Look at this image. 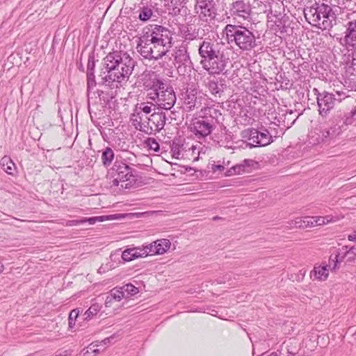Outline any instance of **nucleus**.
<instances>
[{
	"mask_svg": "<svg viewBox=\"0 0 356 356\" xmlns=\"http://www.w3.org/2000/svg\"><path fill=\"white\" fill-rule=\"evenodd\" d=\"M103 216H99V217H92V218H82L80 220H67L65 223V226L67 227H72V226H76L80 224H83L84 222H89L90 225L95 224L97 221H103Z\"/></svg>",
	"mask_w": 356,
	"mask_h": 356,
	"instance_id": "412c9836",
	"label": "nucleus"
},
{
	"mask_svg": "<svg viewBox=\"0 0 356 356\" xmlns=\"http://www.w3.org/2000/svg\"><path fill=\"white\" fill-rule=\"evenodd\" d=\"M131 248L134 250V253H136V259L140 257H146L148 255H150V251L149 250L147 245H143V247H136Z\"/></svg>",
	"mask_w": 356,
	"mask_h": 356,
	"instance_id": "cd10ccee",
	"label": "nucleus"
},
{
	"mask_svg": "<svg viewBox=\"0 0 356 356\" xmlns=\"http://www.w3.org/2000/svg\"><path fill=\"white\" fill-rule=\"evenodd\" d=\"M97 346H99V345L97 343H92L91 344H90L87 347L86 351L83 353V356H87V354L91 353L95 354H97L98 353H99V350L97 348Z\"/></svg>",
	"mask_w": 356,
	"mask_h": 356,
	"instance_id": "58836bf2",
	"label": "nucleus"
},
{
	"mask_svg": "<svg viewBox=\"0 0 356 356\" xmlns=\"http://www.w3.org/2000/svg\"><path fill=\"white\" fill-rule=\"evenodd\" d=\"M329 276L328 266L325 264L315 265L313 270L310 272V277L314 280L325 281Z\"/></svg>",
	"mask_w": 356,
	"mask_h": 356,
	"instance_id": "dca6fc26",
	"label": "nucleus"
},
{
	"mask_svg": "<svg viewBox=\"0 0 356 356\" xmlns=\"http://www.w3.org/2000/svg\"><path fill=\"white\" fill-rule=\"evenodd\" d=\"M152 105H153V104H151L150 105H149L147 103H141L139 104L138 108L140 111H142L143 113H145L146 114H149L152 111Z\"/></svg>",
	"mask_w": 356,
	"mask_h": 356,
	"instance_id": "a19ab883",
	"label": "nucleus"
},
{
	"mask_svg": "<svg viewBox=\"0 0 356 356\" xmlns=\"http://www.w3.org/2000/svg\"><path fill=\"white\" fill-rule=\"evenodd\" d=\"M356 119V106L352 108L351 111L345 114L343 117V124L345 125L352 124Z\"/></svg>",
	"mask_w": 356,
	"mask_h": 356,
	"instance_id": "7c9ffc66",
	"label": "nucleus"
},
{
	"mask_svg": "<svg viewBox=\"0 0 356 356\" xmlns=\"http://www.w3.org/2000/svg\"><path fill=\"white\" fill-rule=\"evenodd\" d=\"M138 19L142 22H147L153 15V10L152 6H143L139 10Z\"/></svg>",
	"mask_w": 356,
	"mask_h": 356,
	"instance_id": "5701e85b",
	"label": "nucleus"
},
{
	"mask_svg": "<svg viewBox=\"0 0 356 356\" xmlns=\"http://www.w3.org/2000/svg\"><path fill=\"white\" fill-rule=\"evenodd\" d=\"M310 222H312V227L315 226H322L337 221V219L331 216H310Z\"/></svg>",
	"mask_w": 356,
	"mask_h": 356,
	"instance_id": "4be33fe9",
	"label": "nucleus"
},
{
	"mask_svg": "<svg viewBox=\"0 0 356 356\" xmlns=\"http://www.w3.org/2000/svg\"><path fill=\"white\" fill-rule=\"evenodd\" d=\"M147 245L150 251V255L163 254L170 249L171 243L167 238H162L156 240Z\"/></svg>",
	"mask_w": 356,
	"mask_h": 356,
	"instance_id": "f8f14e48",
	"label": "nucleus"
},
{
	"mask_svg": "<svg viewBox=\"0 0 356 356\" xmlns=\"http://www.w3.org/2000/svg\"><path fill=\"white\" fill-rule=\"evenodd\" d=\"M95 67V61L89 60L87 65V74L89 72H92V74H94Z\"/></svg>",
	"mask_w": 356,
	"mask_h": 356,
	"instance_id": "c03bdc74",
	"label": "nucleus"
},
{
	"mask_svg": "<svg viewBox=\"0 0 356 356\" xmlns=\"http://www.w3.org/2000/svg\"><path fill=\"white\" fill-rule=\"evenodd\" d=\"M87 85H88V90H90L95 88L96 86V81L95 79V74L92 72H89L87 74Z\"/></svg>",
	"mask_w": 356,
	"mask_h": 356,
	"instance_id": "e433bc0d",
	"label": "nucleus"
},
{
	"mask_svg": "<svg viewBox=\"0 0 356 356\" xmlns=\"http://www.w3.org/2000/svg\"><path fill=\"white\" fill-rule=\"evenodd\" d=\"M348 238L349 241H356V234H350L348 236Z\"/></svg>",
	"mask_w": 356,
	"mask_h": 356,
	"instance_id": "3c124183",
	"label": "nucleus"
},
{
	"mask_svg": "<svg viewBox=\"0 0 356 356\" xmlns=\"http://www.w3.org/2000/svg\"><path fill=\"white\" fill-rule=\"evenodd\" d=\"M113 337H114L113 336H111L110 337H107V338L104 339V340H102L99 343L104 344V345H106V344H108V343L111 342V339H113Z\"/></svg>",
	"mask_w": 356,
	"mask_h": 356,
	"instance_id": "09e8293b",
	"label": "nucleus"
},
{
	"mask_svg": "<svg viewBox=\"0 0 356 356\" xmlns=\"http://www.w3.org/2000/svg\"><path fill=\"white\" fill-rule=\"evenodd\" d=\"M340 257V253L337 252L334 256L331 255L329 259V263L328 264H325L326 266H328L329 271H335L337 269L339 268L338 264L339 261H342V257Z\"/></svg>",
	"mask_w": 356,
	"mask_h": 356,
	"instance_id": "a878e982",
	"label": "nucleus"
},
{
	"mask_svg": "<svg viewBox=\"0 0 356 356\" xmlns=\"http://www.w3.org/2000/svg\"><path fill=\"white\" fill-rule=\"evenodd\" d=\"M123 298H126V295H124L121 287L114 288L110 291L108 296L106 297L105 305L107 307H111L113 300L120 302Z\"/></svg>",
	"mask_w": 356,
	"mask_h": 356,
	"instance_id": "6ab92c4d",
	"label": "nucleus"
},
{
	"mask_svg": "<svg viewBox=\"0 0 356 356\" xmlns=\"http://www.w3.org/2000/svg\"><path fill=\"white\" fill-rule=\"evenodd\" d=\"M259 143L261 146H266L273 141L271 135L266 129H264L263 131H259Z\"/></svg>",
	"mask_w": 356,
	"mask_h": 356,
	"instance_id": "c756f323",
	"label": "nucleus"
},
{
	"mask_svg": "<svg viewBox=\"0 0 356 356\" xmlns=\"http://www.w3.org/2000/svg\"><path fill=\"white\" fill-rule=\"evenodd\" d=\"M197 159H198V156H195L194 157V160H197Z\"/></svg>",
	"mask_w": 356,
	"mask_h": 356,
	"instance_id": "5fc2aeb1",
	"label": "nucleus"
},
{
	"mask_svg": "<svg viewBox=\"0 0 356 356\" xmlns=\"http://www.w3.org/2000/svg\"><path fill=\"white\" fill-rule=\"evenodd\" d=\"M114 158V152L110 147H106L102 153V159L104 165H109Z\"/></svg>",
	"mask_w": 356,
	"mask_h": 356,
	"instance_id": "bb28decb",
	"label": "nucleus"
},
{
	"mask_svg": "<svg viewBox=\"0 0 356 356\" xmlns=\"http://www.w3.org/2000/svg\"><path fill=\"white\" fill-rule=\"evenodd\" d=\"M288 356H293V355H288Z\"/></svg>",
	"mask_w": 356,
	"mask_h": 356,
	"instance_id": "4d7b16f0",
	"label": "nucleus"
},
{
	"mask_svg": "<svg viewBox=\"0 0 356 356\" xmlns=\"http://www.w3.org/2000/svg\"><path fill=\"white\" fill-rule=\"evenodd\" d=\"M197 94V91L196 89L188 88L184 95V104L189 111L193 110L196 106Z\"/></svg>",
	"mask_w": 356,
	"mask_h": 356,
	"instance_id": "f3484780",
	"label": "nucleus"
},
{
	"mask_svg": "<svg viewBox=\"0 0 356 356\" xmlns=\"http://www.w3.org/2000/svg\"><path fill=\"white\" fill-rule=\"evenodd\" d=\"M342 132V128L340 125L335 124L333 127L323 131L322 132V141L327 143L330 140L335 138Z\"/></svg>",
	"mask_w": 356,
	"mask_h": 356,
	"instance_id": "aec40b11",
	"label": "nucleus"
},
{
	"mask_svg": "<svg viewBox=\"0 0 356 356\" xmlns=\"http://www.w3.org/2000/svg\"><path fill=\"white\" fill-rule=\"evenodd\" d=\"M183 2V0H170L171 6L173 7V10L177 8Z\"/></svg>",
	"mask_w": 356,
	"mask_h": 356,
	"instance_id": "a18cd8bd",
	"label": "nucleus"
},
{
	"mask_svg": "<svg viewBox=\"0 0 356 356\" xmlns=\"http://www.w3.org/2000/svg\"><path fill=\"white\" fill-rule=\"evenodd\" d=\"M342 250H346L343 255L342 256V259L345 258L346 257L349 256L350 254L356 256V248H355L354 247H352L349 250H348V247L344 246L342 248Z\"/></svg>",
	"mask_w": 356,
	"mask_h": 356,
	"instance_id": "79ce46f5",
	"label": "nucleus"
},
{
	"mask_svg": "<svg viewBox=\"0 0 356 356\" xmlns=\"http://www.w3.org/2000/svg\"><path fill=\"white\" fill-rule=\"evenodd\" d=\"M175 59L177 63H184L187 60H189V56L187 54L186 51L184 49H179L175 53Z\"/></svg>",
	"mask_w": 356,
	"mask_h": 356,
	"instance_id": "2f4dec72",
	"label": "nucleus"
},
{
	"mask_svg": "<svg viewBox=\"0 0 356 356\" xmlns=\"http://www.w3.org/2000/svg\"><path fill=\"white\" fill-rule=\"evenodd\" d=\"M3 270H4V266L1 262H0V273H2L3 271Z\"/></svg>",
	"mask_w": 356,
	"mask_h": 356,
	"instance_id": "864d4df0",
	"label": "nucleus"
},
{
	"mask_svg": "<svg viewBox=\"0 0 356 356\" xmlns=\"http://www.w3.org/2000/svg\"><path fill=\"white\" fill-rule=\"evenodd\" d=\"M115 268L113 264H111V262H108L105 264H102L99 268L98 269L99 273H104L111 269H113Z\"/></svg>",
	"mask_w": 356,
	"mask_h": 356,
	"instance_id": "ea45409f",
	"label": "nucleus"
},
{
	"mask_svg": "<svg viewBox=\"0 0 356 356\" xmlns=\"http://www.w3.org/2000/svg\"><path fill=\"white\" fill-rule=\"evenodd\" d=\"M256 164L257 162L252 159H245L240 165L234 167V170L235 172L240 173V170L241 168H243V171H245V168L253 167Z\"/></svg>",
	"mask_w": 356,
	"mask_h": 356,
	"instance_id": "473e14b6",
	"label": "nucleus"
},
{
	"mask_svg": "<svg viewBox=\"0 0 356 356\" xmlns=\"http://www.w3.org/2000/svg\"><path fill=\"white\" fill-rule=\"evenodd\" d=\"M124 295H126V298L129 296H132L139 292L138 288L134 286L132 284L129 283L121 287Z\"/></svg>",
	"mask_w": 356,
	"mask_h": 356,
	"instance_id": "c85d7f7f",
	"label": "nucleus"
},
{
	"mask_svg": "<svg viewBox=\"0 0 356 356\" xmlns=\"http://www.w3.org/2000/svg\"><path fill=\"white\" fill-rule=\"evenodd\" d=\"M344 41L347 46H356V20L348 22Z\"/></svg>",
	"mask_w": 356,
	"mask_h": 356,
	"instance_id": "2eb2a0df",
	"label": "nucleus"
},
{
	"mask_svg": "<svg viewBox=\"0 0 356 356\" xmlns=\"http://www.w3.org/2000/svg\"><path fill=\"white\" fill-rule=\"evenodd\" d=\"M101 307L98 304H93L85 312V319H90L93 316L96 315L100 310Z\"/></svg>",
	"mask_w": 356,
	"mask_h": 356,
	"instance_id": "72a5a7b5",
	"label": "nucleus"
},
{
	"mask_svg": "<svg viewBox=\"0 0 356 356\" xmlns=\"http://www.w3.org/2000/svg\"><path fill=\"white\" fill-rule=\"evenodd\" d=\"M181 34L184 35L186 39L191 40L193 39L195 35H197V33L195 30H192L191 28L188 26H183L181 29Z\"/></svg>",
	"mask_w": 356,
	"mask_h": 356,
	"instance_id": "f704fd0d",
	"label": "nucleus"
},
{
	"mask_svg": "<svg viewBox=\"0 0 356 356\" xmlns=\"http://www.w3.org/2000/svg\"><path fill=\"white\" fill-rule=\"evenodd\" d=\"M336 100L334 95L332 93L327 92L319 93L317 96L319 114L321 116H326L328 112L334 108Z\"/></svg>",
	"mask_w": 356,
	"mask_h": 356,
	"instance_id": "9d476101",
	"label": "nucleus"
},
{
	"mask_svg": "<svg viewBox=\"0 0 356 356\" xmlns=\"http://www.w3.org/2000/svg\"><path fill=\"white\" fill-rule=\"evenodd\" d=\"M331 12L330 6L323 3L317 2L304 10L305 17L308 22L313 26L323 29H327L329 26L330 23L327 19Z\"/></svg>",
	"mask_w": 356,
	"mask_h": 356,
	"instance_id": "423d86ee",
	"label": "nucleus"
},
{
	"mask_svg": "<svg viewBox=\"0 0 356 356\" xmlns=\"http://www.w3.org/2000/svg\"><path fill=\"white\" fill-rule=\"evenodd\" d=\"M241 136L243 139L246 140V147L250 148L261 146L260 145V136L259 131L254 129H248L241 132Z\"/></svg>",
	"mask_w": 356,
	"mask_h": 356,
	"instance_id": "ddd939ff",
	"label": "nucleus"
},
{
	"mask_svg": "<svg viewBox=\"0 0 356 356\" xmlns=\"http://www.w3.org/2000/svg\"><path fill=\"white\" fill-rule=\"evenodd\" d=\"M199 149H200V146L197 147V145H193L190 149H191L193 154H195L196 151H197V155H199L200 154Z\"/></svg>",
	"mask_w": 356,
	"mask_h": 356,
	"instance_id": "49530a36",
	"label": "nucleus"
},
{
	"mask_svg": "<svg viewBox=\"0 0 356 356\" xmlns=\"http://www.w3.org/2000/svg\"><path fill=\"white\" fill-rule=\"evenodd\" d=\"M310 216L298 217L287 222L291 228L306 229L312 227V222H310Z\"/></svg>",
	"mask_w": 356,
	"mask_h": 356,
	"instance_id": "a211bd4d",
	"label": "nucleus"
},
{
	"mask_svg": "<svg viewBox=\"0 0 356 356\" xmlns=\"http://www.w3.org/2000/svg\"><path fill=\"white\" fill-rule=\"evenodd\" d=\"M230 11L233 15L246 19L250 17L251 7L243 0H236L232 3Z\"/></svg>",
	"mask_w": 356,
	"mask_h": 356,
	"instance_id": "9b49d317",
	"label": "nucleus"
},
{
	"mask_svg": "<svg viewBox=\"0 0 356 356\" xmlns=\"http://www.w3.org/2000/svg\"><path fill=\"white\" fill-rule=\"evenodd\" d=\"M1 165L3 169L9 175H13L15 170V163L8 156H3L1 159Z\"/></svg>",
	"mask_w": 356,
	"mask_h": 356,
	"instance_id": "b1692460",
	"label": "nucleus"
},
{
	"mask_svg": "<svg viewBox=\"0 0 356 356\" xmlns=\"http://www.w3.org/2000/svg\"><path fill=\"white\" fill-rule=\"evenodd\" d=\"M212 169L214 170V171H216V170H219V171H222L225 169V167L222 165H213Z\"/></svg>",
	"mask_w": 356,
	"mask_h": 356,
	"instance_id": "de8ad7c7",
	"label": "nucleus"
},
{
	"mask_svg": "<svg viewBox=\"0 0 356 356\" xmlns=\"http://www.w3.org/2000/svg\"><path fill=\"white\" fill-rule=\"evenodd\" d=\"M222 48V45L219 43L206 40L199 45L200 63L210 74H218L225 69L227 59Z\"/></svg>",
	"mask_w": 356,
	"mask_h": 356,
	"instance_id": "7ed1b4c3",
	"label": "nucleus"
},
{
	"mask_svg": "<svg viewBox=\"0 0 356 356\" xmlns=\"http://www.w3.org/2000/svg\"><path fill=\"white\" fill-rule=\"evenodd\" d=\"M148 121L154 126H150L151 131H160L165 124L166 116L164 113H154L148 118Z\"/></svg>",
	"mask_w": 356,
	"mask_h": 356,
	"instance_id": "4468645a",
	"label": "nucleus"
},
{
	"mask_svg": "<svg viewBox=\"0 0 356 356\" xmlns=\"http://www.w3.org/2000/svg\"><path fill=\"white\" fill-rule=\"evenodd\" d=\"M113 179L112 186H120L122 188H129L135 182L132 169L123 162H115L111 169Z\"/></svg>",
	"mask_w": 356,
	"mask_h": 356,
	"instance_id": "0eeeda50",
	"label": "nucleus"
},
{
	"mask_svg": "<svg viewBox=\"0 0 356 356\" xmlns=\"http://www.w3.org/2000/svg\"><path fill=\"white\" fill-rule=\"evenodd\" d=\"M181 68L180 67H178V71H179V72H180V70H181Z\"/></svg>",
	"mask_w": 356,
	"mask_h": 356,
	"instance_id": "6e6d98bb",
	"label": "nucleus"
},
{
	"mask_svg": "<svg viewBox=\"0 0 356 356\" xmlns=\"http://www.w3.org/2000/svg\"><path fill=\"white\" fill-rule=\"evenodd\" d=\"M171 47L170 31L162 26L155 25L138 38L136 49L144 58L159 60L170 51Z\"/></svg>",
	"mask_w": 356,
	"mask_h": 356,
	"instance_id": "f257e3e1",
	"label": "nucleus"
},
{
	"mask_svg": "<svg viewBox=\"0 0 356 356\" xmlns=\"http://www.w3.org/2000/svg\"><path fill=\"white\" fill-rule=\"evenodd\" d=\"M224 33L229 42H234L243 51L250 50L257 45L254 35L244 26L227 24Z\"/></svg>",
	"mask_w": 356,
	"mask_h": 356,
	"instance_id": "39448f33",
	"label": "nucleus"
},
{
	"mask_svg": "<svg viewBox=\"0 0 356 356\" xmlns=\"http://www.w3.org/2000/svg\"><path fill=\"white\" fill-rule=\"evenodd\" d=\"M230 280V275H226L225 277L223 278L222 281L218 282L219 284L225 283L227 282H229Z\"/></svg>",
	"mask_w": 356,
	"mask_h": 356,
	"instance_id": "8fccbe9b",
	"label": "nucleus"
},
{
	"mask_svg": "<svg viewBox=\"0 0 356 356\" xmlns=\"http://www.w3.org/2000/svg\"><path fill=\"white\" fill-rule=\"evenodd\" d=\"M207 86L213 95H220L223 92V85H219L215 80H209Z\"/></svg>",
	"mask_w": 356,
	"mask_h": 356,
	"instance_id": "393cba45",
	"label": "nucleus"
},
{
	"mask_svg": "<svg viewBox=\"0 0 356 356\" xmlns=\"http://www.w3.org/2000/svg\"><path fill=\"white\" fill-rule=\"evenodd\" d=\"M147 91L148 98L161 108L170 110L176 102L177 98L172 87L160 79H154Z\"/></svg>",
	"mask_w": 356,
	"mask_h": 356,
	"instance_id": "20e7f679",
	"label": "nucleus"
},
{
	"mask_svg": "<svg viewBox=\"0 0 356 356\" xmlns=\"http://www.w3.org/2000/svg\"><path fill=\"white\" fill-rule=\"evenodd\" d=\"M145 126L143 124H139V128H138V129H139L140 131H145V132H147V131H146V130L145 129Z\"/></svg>",
	"mask_w": 356,
	"mask_h": 356,
	"instance_id": "603ef678",
	"label": "nucleus"
},
{
	"mask_svg": "<svg viewBox=\"0 0 356 356\" xmlns=\"http://www.w3.org/2000/svg\"><path fill=\"white\" fill-rule=\"evenodd\" d=\"M146 143L150 149L156 152L159 151V144L154 138H148L146 141Z\"/></svg>",
	"mask_w": 356,
	"mask_h": 356,
	"instance_id": "4c0bfd02",
	"label": "nucleus"
},
{
	"mask_svg": "<svg viewBox=\"0 0 356 356\" xmlns=\"http://www.w3.org/2000/svg\"><path fill=\"white\" fill-rule=\"evenodd\" d=\"M107 74L103 78L108 85L114 82L120 83L127 81L131 74L135 61L126 52L114 51L104 59Z\"/></svg>",
	"mask_w": 356,
	"mask_h": 356,
	"instance_id": "f03ea898",
	"label": "nucleus"
},
{
	"mask_svg": "<svg viewBox=\"0 0 356 356\" xmlns=\"http://www.w3.org/2000/svg\"><path fill=\"white\" fill-rule=\"evenodd\" d=\"M79 315V312L76 309L72 310L69 315V326L72 327V318L76 319Z\"/></svg>",
	"mask_w": 356,
	"mask_h": 356,
	"instance_id": "37998d69",
	"label": "nucleus"
},
{
	"mask_svg": "<svg viewBox=\"0 0 356 356\" xmlns=\"http://www.w3.org/2000/svg\"><path fill=\"white\" fill-rule=\"evenodd\" d=\"M195 10L201 20L208 22L215 17L213 0H195Z\"/></svg>",
	"mask_w": 356,
	"mask_h": 356,
	"instance_id": "6e6552de",
	"label": "nucleus"
},
{
	"mask_svg": "<svg viewBox=\"0 0 356 356\" xmlns=\"http://www.w3.org/2000/svg\"><path fill=\"white\" fill-rule=\"evenodd\" d=\"M213 128V124L204 118L193 120L191 124V131L198 138L209 136L211 133Z\"/></svg>",
	"mask_w": 356,
	"mask_h": 356,
	"instance_id": "1a4fd4ad",
	"label": "nucleus"
},
{
	"mask_svg": "<svg viewBox=\"0 0 356 356\" xmlns=\"http://www.w3.org/2000/svg\"><path fill=\"white\" fill-rule=\"evenodd\" d=\"M135 254L136 253H134V250L132 248H127L122 252V259L124 261H131L136 259Z\"/></svg>",
	"mask_w": 356,
	"mask_h": 356,
	"instance_id": "c9c22d12",
	"label": "nucleus"
}]
</instances>
